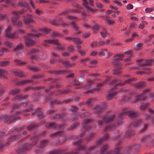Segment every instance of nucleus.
Masks as SVG:
<instances>
[{
  "instance_id": "nucleus-1",
  "label": "nucleus",
  "mask_w": 154,
  "mask_h": 154,
  "mask_svg": "<svg viewBox=\"0 0 154 154\" xmlns=\"http://www.w3.org/2000/svg\"><path fill=\"white\" fill-rule=\"evenodd\" d=\"M128 114L129 116L131 118H134L138 116V114L134 111H128L126 112H124L121 113L117 119L118 121L119 122L118 123L117 125H118L120 123L122 122V117L123 116L126 115Z\"/></svg>"
},
{
  "instance_id": "nucleus-2",
  "label": "nucleus",
  "mask_w": 154,
  "mask_h": 154,
  "mask_svg": "<svg viewBox=\"0 0 154 154\" xmlns=\"http://www.w3.org/2000/svg\"><path fill=\"white\" fill-rule=\"evenodd\" d=\"M149 91L150 90L148 89H146L145 90H143L142 94H139L136 97V98L134 99L133 102L137 103L140 100H146V93Z\"/></svg>"
},
{
  "instance_id": "nucleus-3",
  "label": "nucleus",
  "mask_w": 154,
  "mask_h": 154,
  "mask_svg": "<svg viewBox=\"0 0 154 154\" xmlns=\"http://www.w3.org/2000/svg\"><path fill=\"white\" fill-rule=\"evenodd\" d=\"M114 118V115H111L108 117H107L106 116H104L102 120L98 121V124L99 125H103L104 122L106 123L109 122H111L113 120Z\"/></svg>"
},
{
  "instance_id": "nucleus-4",
  "label": "nucleus",
  "mask_w": 154,
  "mask_h": 154,
  "mask_svg": "<svg viewBox=\"0 0 154 154\" xmlns=\"http://www.w3.org/2000/svg\"><path fill=\"white\" fill-rule=\"evenodd\" d=\"M83 2V5L86 8L90 11L93 12L95 11L94 9H92L89 6H88L89 4L91 6H93L94 5V2L92 0H88V3L86 0H82Z\"/></svg>"
},
{
  "instance_id": "nucleus-5",
  "label": "nucleus",
  "mask_w": 154,
  "mask_h": 154,
  "mask_svg": "<svg viewBox=\"0 0 154 154\" xmlns=\"http://www.w3.org/2000/svg\"><path fill=\"white\" fill-rule=\"evenodd\" d=\"M26 46L28 48L33 46L36 43V41L29 38H26L25 41Z\"/></svg>"
},
{
  "instance_id": "nucleus-6",
  "label": "nucleus",
  "mask_w": 154,
  "mask_h": 154,
  "mask_svg": "<svg viewBox=\"0 0 154 154\" xmlns=\"http://www.w3.org/2000/svg\"><path fill=\"white\" fill-rule=\"evenodd\" d=\"M21 11H14L12 12L13 14L12 22L14 24L17 22L19 18V14H22Z\"/></svg>"
},
{
  "instance_id": "nucleus-7",
  "label": "nucleus",
  "mask_w": 154,
  "mask_h": 154,
  "mask_svg": "<svg viewBox=\"0 0 154 154\" xmlns=\"http://www.w3.org/2000/svg\"><path fill=\"white\" fill-rule=\"evenodd\" d=\"M135 81V78L125 80L124 82H120L116 86H114L113 89L116 88V86L118 85L124 86L127 84L129 83L130 82Z\"/></svg>"
},
{
  "instance_id": "nucleus-8",
  "label": "nucleus",
  "mask_w": 154,
  "mask_h": 154,
  "mask_svg": "<svg viewBox=\"0 0 154 154\" xmlns=\"http://www.w3.org/2000/svg\"><path fill=\"white\" fill-rule=\"evenodd\" d=\"M106 107V103H102L100 106L97 107L95 109L94 112V113L96 114L101 112L103 111V110L105 109Z\"/></svg>"
},
{
  "instance_id": "nucleus-9",
  "label": "nucleus",
  "mask_w": 154,
  "mask_h": 154,
  "mask_svg": "<svg viewBox=\"0 0 154 154\" xmlns=\"http://www.w3.org/2000/svg\"><path fill=\"white\" fill-rule=\"evenodd\" d=\"M24 22L25 24L28 25L33 23L34 20L31 16L29 15L27 17L24 18Z\"/></svg>"
},
{
  "instance_id": "nucleus-10",
  "label": "nucleus",
  "mask_w": 154,
  "mask_h": 154,
  "mask_svg": "<svg viewBox=\"0 0 154 154\" xmlns=\"http://www.w3.org/2000/svg\"><path fill=\"white\" fill-rule=\"evenodd\" d=\"M44 42H48L49 44H53L54 45L60 46L61 45V43L59 42L58 39L45 40Z\"/></svg>"
},
{
  "instance_id": "nucleus-11",
  "label": "nucleus",
  "mask_w": 154,
  "mask_h": 154,
  "mask_svg": "<svg viewBox=\"0 0 154 154\" xmlns=\"http://www.w3.org/2000/svg\"><path fill=\"white\" fill-rule=\"evenodd\" d=\"M11 30V27L10 26L8 27L6 31V36L8 38H13L14 37L15 34L14 33H11L10 32Z\"/></svg>"
},
{
  "instance_id": "nucleus-12",
  "label": "nucleus",
  "mask_w": 154,
  "mask_h": 154,
  "mask_svg": "<svg viewBox=\"0 0 154 154\" xmlns=\"http://www.w3.org/2000/svg\"><path fill=\"white\" fill-rule=\"evenodd\" d=\"M87 147L86 146L83 145H80L76 149L73 150V152H76L75 154L79 153V151H83L87 149Z\"/></svg>"
},
{
  "instance_id": "nucleus-13",
  "label": "nucleus",
  "mask_w": 154,
  "mask_h": 154,
  "mask_svg": "<svg viewBox=\"0 0 154 154\" xmlns=\"http://www.w3.org/2000/svg\"><path fill=\"white\" fill-rule=\"evenodd\" d=\"M45 127L47 128H52L54 129H55L56 128H60V125H57L55 124L54 122H52L51 123H48L46 124L45 125Z\"/></svg>"
},
{
  "instance_id": "nucleus-14",
  "label": "nucleus",
  "mask_w": 154,
  "mask_h": 154,
  "mask_svg": "<svg viewBox=\"0 0 154 154\" xmlns=\"http://www.w3.org/2000/svg\"><path fill=\"white\" fill-rule=\"evenodd\" d=\"M59 154H75L76 152H73V150L67 151V150L64 149H58Z\"/></svg>"
},
{
  "instance_id": "nucleus-15",
  "label": "nucleus",
  "mask_w": 154,
  "mask_h": 154,
  "mask_svg": "<svg viewBox=\"0 0 154 154\" xmlns=\"http://www.w3.org/2000/svg\"><path fill=\"white\" fill-rule=\"evenodd\" d=\"M20 138V136L18 135H14L11 136L7 140V142L6 143V144H8L9 143L14 141L16 140H18Z\"/></svg>"
},
{
  "instance_id": "nucleus-16",
  "label": "nucleus",
  "mask_w": 154,
  "mask_h": 154,
  "mask_svg": "<svg viewBox=\"0 0 154 154\" xmlns=\"http://www.w3.org/2000/svg\"><path fill=\"white\" fill-rule=\"evenodd\" d=\"M28 146L27 144H23L22 145V146L20 147V148L19 149L18 152L19 153H23L28 149Z\"/></svg>"
},
{
  "instance_id": "nucleus-17",
  "label": "nucleus",
  "mask_w": 154,
  "mask_h": 154,
  "mask_svg": "<svg viewBox=\"0 0 154 154\" xmlns=\"http://www.w3.org/2000/svg\"><path fill=\"white\" fill-rule=\"evenodd\" d=\"M146 84V83L144 82H140L134 84V86L135 88H141L144 87Z\"/></svg>"
},
{
  "instance_id": "nucleus-18",
  "label": "nucleus",
  "mask_w": 154,
  "mask_h": 154,
  "mask_svg": "<svg viewBox=\"0 0 154 154\" xmlns=\"http://www.w3.org/2000/svg\"><path fill=\"white\" fill-rule=\"evenodd\" d=\"M62 64L66 67H72L75 65V63L71 64L69 61L65 60H63Z\"/></svg>"
},
{
  "instance_id": "nucleus-19",
  "label": "nucleus",
  "mask_w": 154,
  "mask_h": 154,
  "mask_svg": "<svg viewBox=\"0 0 154 154\" xmlns=\"http://www.w3.org/2000/svg\"><path fill=\"white\" fill-rule=\"evenodd\" d=\"M67 71L57 70H52L49 71L50 73H53L57 75H60L64 73L68 72Z\"/></svg>"
},
{
  "instance_id": "nucleus-20",
  "label": "nucleus",
  "mask_w": 154,
  "mask_h": 154,
  "mask_svg": "<svg viewBox=\"0 0 154 154\" xmlns=\"http://www.w3.org/2000/svg\"><path fill=\"white\" fill-rule=\"evenodd\" d=\"M8 116L7 124H10L13 122L14 120H16L17 118L16 116L13 115L11 116Z\"/></svg>"
},
{
  "instance_id": "nucleus-21",
  "label": "nucleus",
  "mask_w": 154,
  "mask_h": 154,
  "mask_svg": "<svg viewBox=\"0 0 154 154\" xmlns=\"http://www.w3.org/2000/svg\"><path fill=\"white\" fill-rule=\"evenodd\" d=\"M154 61V60L149 59L148 60H146L143 61V64L142 66H140V67H145L146 66H149L150 65L152 61Z\"/></svg>"
},
{
  "instance_id": "nucleus-22",
  "label": "nucleus",
  "mask_w": 154,
  "mask_h": 154,
  "mask_svg": "<svg viewBox=\"0 0 154 154\" xmlns=\"http://www.w3.org/2000/svg\"><path fill=\"white\" fill-rule=\"evenodd\" d=\"M49 140L48 139L43 140L41 141L39 147L40 148H43L48 145Z\"/></svg>"
},
{
  "instance_id": "nucleus-23",
  "label": "nucleus",
  "mask_w": 154,
  "mask_h": 154,
  "mask_svg": "<svg viewBox=\"0 0 154 154\" xmlns=\"http://www.w3.org/2000/svg\"><path fill=\"white\" fill-rule=\"evenodd\" d=\"M27 36L28 37L31 38H38L40 36H42V34L40 33H38L36 34L30 33L28 34Z\"/></svg>"
},
{
  "instance_id": "nucleus-24",
  "label": "nucleus",
  "mask_w": 154,
  "mask_h": 154,
  "mask_svg": "<svg viewBox=\"0 0 154 154\" xmlns=\"http://www.w3.org/2000/svg\"><path fill=\"white\" fill-rule=\"evenodd\" d=\"M51 119H56L57 121L63 118V116L60 115L59 114H55L51 117Z\"/></svg>"
},
{
  "instance_id": "nucleus-25",
  "label": "nucleus",
  "mask_w": 154,
  "mask_h": 154,
  "mask_svg": "<svg viewBox=\"0 0 154 154\" xmlns=\"http://www.w3.org/2000/svg\"><path fill=\"white\" fill-rule=\"evenodd\" d=\"M32 81L30 80H25L23 81H20L18 82L17 84L18 85H24L29 83L32 82Z\"/></svg>"
},
{
  "instance_id": "nucleus-26",
  "label": "nucleus",
  "mask_w": 154,
  "mask_h": 154,
  "mask_svg": "<svg viewBox=\"0 0 154 154\" xmlns=\"http://www.w3.org/2000/svg\"><path fill=\"white\" fill-rule=\"evenodd\" d=\"M45 135V132H43L37 135H35L33 137V139L35 140V143H36L37 142V141L38 139L39 138L42 137L43 135Z\"/></svg>"
},
{
  "instance_id": "nucleus-27",
  "label": "nucleus",
  "mask_w": 154,
  "mask_h": 154,
  "mask_svg": "<svg viewBox=\"0 0 154 154\" xmlns=\"http://www.w3.org/2000/svg\"><path fill=\"white\" fill-rule=\"evenodd\" d=\"M63 135V132L61 131H60L52 133L50 135L51 137H59Z\"/></svg>"
},
{
  "instance_id": "nucleus-28",
  "label": "nucleus",
  "mask_w": 154,
  "mask_h": 154,
  "mask_svg": "<svg viewBox=\"0 0 154 154\" xmlns=\"http://www.w3.org/2000/svg\"><path fill=\"white\" fill-rule=\"evenodd\" d=\"M94 82V80L92 79H90L88 81V84L87 85H85L82 88L84 89H86L88 88V86H91L92 85V83Z\"/></svg>"
},
{
  "instance_id": "nucleus-29",
  "label": "nucleus",
  "mask_w": 154,
  "mask_h": 154,
  "mask_svg": "<svg viewBox=\"0 0 154 154\" xmlns=\"http://www.w3.org/2000/svg\"><path fill=\"white\" fill-rule=\"evenodd\" d=\"M38 125L36 124H31L27 127L28 131L33 130L37 129Z\"/></svg>"
},
{
  "instance_id": "nucleus-30",
  "label": "nucleus",
  "mask_w": 154,
  "mask_h": 154,
  "mask_svg": "<svg viewBox=\"0 0 154 154\" xmlns=\"http://www.w3.org/2000/svg\"><path fill=\"white\" fill-rule=\"evenodd\" d=\"M17 6L20 7H26L28 6V4L24 1H21L18 2Z\"/></svg>"
},
{
  "instance_id": "nucleus-31",
  "label": "nucleus",
  "mask_w": 154,
  "mask_h": 154,
  "mask_svg": "<svg viewBox=\"0 0 154 154\" xmlns=\"http://www.w3.org/2000/svg\"><path fill=\"white\" fill-rule=\"evenodd\" d=\"M20 90L19 89H16L11 90L9 92L10 94L12 95H16L20 92Z\"/></svg>"
},
{
  "instance_id": "nucleus-32",
  "label": "nucleus",
  "mask_w": 154,
  "mask_h": 154,
  "mask_svg": "<svg viewBox=\"0 0 154 154\" xmlns=\"http://www.w3.org/2000/svg\"><path fill=\"white\" fill-rule=\"evenodd\" d=\"M69 92L68 90L65 89L64 90H59L57 91V93L60 94H66Z\"/></svg>"
},
{
  "instance_id": "nucleus-33",
  "label": "nucleus",
  "mask_w": 154,
  "mask_h": 154,
  "mask_svg": "<svg viewBox=\"0 0 154 154\" xmlns=\"http://www.w3.org/2000/svg\"><path fill=\"white\" fill-rule=\"evenodd\" d=\"M79 125V123H75L73 125H72L70 127L67 129V130H73L75 128H76L78 127Z\"/></svg>"
},
{
  "instance_id": "nucleus-34",
  "label": "nucleus",
  "mask_w": 154,
  "mask_h": 154,
  "mask_svg": "<svg viewBox=\"0 0 154 154\" xmlns=\"http://www.w3.org/2000/svg\"><path fill=\"white\" fill-rule=\"evenodd\" d=\"M10 62L9 61H4L0 62V66L5 67L8 66Z\"/></svg>"
},
{
  "instance_id": "nucleus-35",
  "label": "nucleus",
  "mask_w": 154,
  "mask_h": 154,
  "mask_svg": "<svg viewBox=\"0 0 154 154\" xmlns=\"http://www.w3.org/2000/svg\"><path fill=\"white\" fill-rule=\"evenodd\" d=\"M8 116L5 115L2 116L0 117V122H3L7 124Z\"/></svg>"
},
{
  "instance_id": "nucleus-36",
  "label": "nucleus",
  "mask_w": 154,
  "mask_h": 154,
  "mask_svg": "<svg viewBox=\"0 0 154 154\" xmlns=\"http://www.w3.org/2000/svg\"><path fill=\"white\" fill-rule=\"evenodd\" d=\"M74 42H75V44H81L82 42L80 38L75 37L74 38L73 41Z\"/></svg>"
},
{
  "instance_id": "nucleus-37",
  "label": "nucleus",
  "mask_w": 154,
  "mask_h": 154,
  "mask_svg": "<svg viewBox=\"0 0 154 154\" xmlns=\"http://www.w3.org/2000/svg\"><path fill=\"white\" fill-rule=\"evenodd\" d=\"M94 135V134L93 133H90L85 138L86 140L88 142L90 141L91 140L93 139Z\"/></svg>"
},
{
  "instance_id": "nucleus-38",
  "label": "nucleus",
  "mask_w": 154,
  "mask_h": 154,
  "mask_svg": "<svg viewBox=\"0 0 154 154\" xmlns=\"http://www.w3.org/2000/svg\"><path fill=\"white\" fill-rule=\"evenodd\" d=\"M116 94L117 92H114L112 93H110L106 97L107 99L108 100H111L112 99V97L115 95Z\"/></svg>"
},
{
  "instance_id": "nucleus-39",
  "label": "nucleus",
  "mask_w": 154,
  "mask_h": 154,
  "mask_svg": "<svg viewBox=\"0 0 154 154\" xmlns=\"http://www.w3.org/2000/svg\"><path fill=\"white\" fill-rule=\"evenodd\" d=\"M45 75H43L38 74L35 75L32 77L33 79H39L45 77Z\"/></svg>"
},
{
  "instance_id": "nucleus-40",
  "label": "nucleus",
  "mask_w": 154,
  "mask_h": 154,
  "mask_svg": "<svg viewBox=\"0 0 154 154\" xmlns=\"http://www.w3.org/2000/svg\"><path fill=\"white\" fill-rule=\"evenodd\" d=\"M14 73L15 74V75L17 76H18L20 78L25 77L24 74H23L22 72L18 71H14Z\"/></svg>"
},
{
  "instance_id": "nucleus-41",
  "label": "nucleus",
  "mask_w": 154,
  "mask_h": 154,
  "mask_svg": "<svg viewBox=\"0 0 154 154\" xmlns=\"http://www.w3.org/2000/svg\"><path fill=\"white\" fill-rule=\"evenodd\" d=\"M108 145H106L103 146L100 149V154H103L104 152H105L108 148Z\"/></svg>"
},
{
  "instance_id": "nucleus-42",
  "label": "nucleus",
  "mask_w": 154,
  "mask_h": 154,
  "mask_svg": "<svg viewBox=\"0 0 154 154\" xmlns=\"http://www.w3.org/2000/svg\"><path fill=\"white\" fill-rule=\"evenodd\" d=\"M116 125L114 124L112 126H107L106 127V128L105 129V131H110L112 129H114L116 127Z\"/></svg>"
},
{
  "instance_id": "nucleus-43",
  "label": "nucleus",
  "mask_w": 154,
  "mask_h": 154,
  "mask_svg": "<svg viewBox=\"0 0 154 154\" xmlns=\"http://www.w3.org/2000/svg\"><path fill=\"white\" fill-rule=\"evenodd\" d=\"M23 48V46L21 44L18 45L14 49V51H18L22 50Z\"/></svg>"
},
{
  "instance_id": "nucleus-44",
  "label": "nucleus",
  "mask_w": 154,
  "mask_h": 154,
  "mask_svg": "<svg viewBox=\"0 0 154 154\" xmlns=\"http://www.w3.org/2000/svg\"><path fill=\"white\" fill-rule=\"evenodd\" d=\"M93 33H96L100 29V28L99 26L96 25L94 26L93 28Z\"/></svg>"
},
{
  "instance_id": "nucleus-45",
  "label": "nucleus",
  "mask_w": 154,
  "mask_h": 154,
  "mask_svg": "<svg viewBox=\"0 0 154 154\" xmlns=\"http://www.w3.org/2000/svg\"><path fill=\"white\" fill-rule=\"evenodd\" d=\"M39 50L37 48H32L30 51V53L32 54H35L38 53Z\"/></svg>"
},
{
  "instance_id": "nucleus-46",
  "label": "nucleus",
  "mask_w": 154,
  "mask_h": 154,
  "mask_svg": "<svg viewBox=\"0 0 154 154\" xmlns=\"http://www.w3.org/2000/svg\"><path fill=\"white\" fill-rule=\"evenodd\" d=\"M124 55L123 54H119L116 55L114 57V60H116L117 59H122V58L124 57Z\"/></svg>"
},
{
  "instance_id": "nucleus-47",
  "label": "nucleus",
  "mask_w": 154,
  "mask_h": 154,
  "mask_svg": "<svg viewBox=\"0 0 154 154\" xmlns=\"http://www.w3.org/2000/svg\"><path fill=\"white\" fill-rule=\"evenodd\" d=\"M29 69L33 71V72H38L39 71V69L36 66H30L29 67Z\"/></svg>"
},
{
  "instance_id": "nucleus-48",
  "label": "nucleus",
  "mask_w": 154,
  "mask_h": 154,
  "mask_svg": "<svg viewBox=\"0 0 154 154\" xmlns=\"http://www.w3.org/2000/svg\"><path fill=\"white\" fill-rule=\"evenodd\" d=\"M92 122L91 120L90 119H87L84 120L82 122V124L83 125H85V126H84L85 128V125L90 123Z\"/></svg>"
},
{
  "instance_id": "nucleus-49",
  "label": "nucleus",
  "mask_w": 154,
  "mask_h": 154,
  "mask_svg": "<svg viewBox=\"0 0 154 154\" xmlns=\"http://www.w3.org/2000/svg\"><path fill=\"white\" fill-rule=\"evenodd\" d=\"M149 104L148 103H143L140 105V109L144 110L147 107Z\"/></svg>"
},
{
  "instance_id": "nucleus-50",
  "label": "nucleus",
  "mask_w": 154,
  "mask_h": 154,
  "mask_svg": "<svg viewBox=\"0 0 154 154\" xmlns=\"http://www.w3.org/2000/svg\"><path fill=\"white\" fill-rule=\"evenodd\" d=\"M121 68H119L115 69L113 70L114 74L117 75L120 74L121 73Z\"/></svg>"
},
{
  "instance_id": "nucleus-51",
  "label": "nucleus",
  "mask_w": 154,
  "mask_h": 154,
  "mask_svg": "<svg viewBox=\"0 0 154 154\" xmlns=\"http://www.w3.org/2000/svg\"><path fill=\"white\" fill-rule=\"evenodd\" d=\"M62 102H60L57 100H54L52 101L51 102V103L52 105H54L55 104H62Z\"/></svg>"
},
{
  "instance_id": "nucleus-52",
  "label": "nucleus",
  "mask_w": 154,
  "mask_h": 154,
  "mask_svg": "<svg viewBox=\"0 0 154 154\" xmlns=\"http://www.w3.org/2000/svg\"><path fill=\"white\" fill-rule=\"evenodd\" d=\"M119 81H120L118 79L116 78H115L112 81H110L109 82V84L110 85H113L115 84L116 83L119 82Z\"/></svg>"
},
{
  "instance_id": "nucleus-53",
  "label": "nucleus",
  "mask_w": 154,
  "mask_h": 154,
  "mask_svg": "<svg viewBox=\"0 0 154 154\" xmlns=\"http://www.w3.org/2000/svg\"><path fill=\"white\" fill-rule=\"evenodd\" d=\"M21 100L20 94L14 97L12 99V100L13 101L16 102L17 100Z\"/></svg>"
},
{
  "instance_id": "nucleus-54",
  "label": "nucleus",
  "mask_w": 154,
  "mask_h": 154,
  "mask_svg": "<svg viewBox=\"0 0 154 154\" xmlns=\"http://www.w3.org/2000/svg\"><path fill=\"white\" fill-rule=\"evenodd\" d=\"M134 132L133 131H129L127 132L125 134V136L127 137H129L131 136L134 135Z\"/></svg>"
},
{
  "instance_id": "nucleus-55",
  "label": "nucleus",
  "mask_w": 154,
  "mask_h": 154,
  "mask_svg": "<svg viewBox=\"0 0 154 154\" xmlns=\"http://www.w3.org/2000/svg\"><path fill=\"white\" fill-rule=\"evenodd\" d=\"M78 53L82 56H85L86 54V53L85 51H84L83 49L79 50L78 51Z\"/></svg>"
},
{
  "instance_id": "nucleus-56",
  "label": "nucleus",
  "mask_w": 154,
  "mask_h": 154,
  "mask_svg": "<svg viewBox=\"0 0 154 154\" xmlns=\"http://www.w3.org/2000/svg\"><path fill=\"white\" fill-rule=\"evenodd\" d=\"M107 49H103L101 50L100 52L99 53L98 55L99 56H103L105 55V51H107Z\"/></svg>"
},
{
  "instance_id": "nucleus-57",
  "label": "nucleus",
  "mask_w": 154,
  "mask_h": 154,
  "mask_svg": "<svg viewBox=\"0 0 154 154\" xmlns=\"http://www.w3.org/2000/svg\"><path fill=\"white\" fill-rule=\"evenodd\" d=\"M36 115H38L39 118L40 119H42L45 116L44 114L40 111L39 112L37 113Z\"/></svg>"
},
{
  "instance_id": "nucleus-58",
  "label": "nucleus",
  "mask_w": 154,
  "mask_h": 154,
  "mask_svg": "<svg viewBox=\"0 0 154 154\" xmlns=\"http://www.w3.org/2000/svg\"><path fill=\"white\" fill-rule=\"evenodd\" d=\"M91 35L89 33H84L82 35V37L83 38H88Z\"/></svg>"
},
{
  "instance_id": "nucleus-59",
  "label": "nucleus",
  "mask_w": 154,
  "mask_h": 154,
  "mask_svg": "<svg viewBox=\"0 0 154 154\" xmlns=\"http://www.w3.org/2000/svg\"><path fill=\"white\" fill-rule=\"evenodd\" d=\"M133 148V146H129L126 147L125 148V151L127 154H128L129 153L130 151Z\"/></svg>"
},
{
  "instance_id": "nucleus-60",
  "label": "nucleus",
  "mask_w": 154,
  "mask_h": 154,
  "mask_svg": "<svg viewBox=\"0 0 154 154\" xmlns=\"http://www.w3.org/2000/svg\"><path fill=\"white\" fill-rule=\"evenodd\" d=\"M45 87L43 86H37V87H32V90H40L44 88Z\"/></svg>"
},
{
  "instance_id": "nucleus-61",
  "label": "nucleus",
  "mask_w": 154,
  "mask_h": 154,
  "mask_svg": "<svg viewBox=\"0 0 154 154\" xmlns=\"http://www.w3.org/2000/svg\"><path fill=\"white\" fill-rule=\"evenodd\" d=\"M23 104H14L13 106V107L14 109H17L19 108L22 107V105H23Z\"/></svg>"
},
{
  "instance_id": "nucleus-62",
  "label": "nucleus",
  "mask_w": 154,
  "mask_h": 154,
  "mask_svg": "<svg viewBox=\"0 0 154 154\" xmlns=\"http://www.w3.org/2000/svg\"><path fill=\"white\" fill-rule=\"evenodd\" d=\"M149 137L148 135H144L142 137L141 140L142 142H145Z\"/></svg>"
},
{
  "instance_id": "nucleus-63",
  "label": "nucleus",
  "mask_w": 154,
  "mask_h": 154,
  "mask_svg": "<svg viewBox=\"0 0 154 154\" xmlns=\"http://www.w3.org/2000/svg\"><path fill=\"white\" fill-rule=\"evenodd\" d=\"M106 42L103 41H100L98 43V47H100L106 44Z\"/></svg>"
},
{
  "instance_id": "nucleus-64",
  "label": "nucleus",
  "mask_w": 154,
  "mask_h": 154,
  "mask_svg": "<svg viewBox=\"0 0 154 154\" xmlns=\"http://www.w3.org/2000/svg\"><path fill=\"white\" fill-rule=\"evenodd\" d=\"M58 149H55L49 152V154H59Z\"/></svg>"
}]
</instances>
